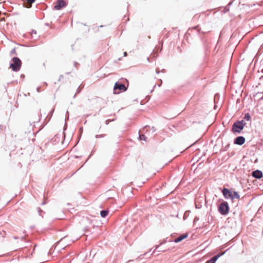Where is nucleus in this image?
<instances>
[{"instance_id": "f257e3e1", "label": "nucleus", "mask_w": 263, "mask_h": 263, "mask_svg": "<svg viewBox=\"0 0 263 263\" xmlns=\"http://www.w3.org/2000/svg\"><path fill=\"white\" fill-rule=\"evenodd\" d=\"M22 62L19 58L17 57L13 58L12 63L10 65V68L14 71H19L22 66Z\"/></svg>"}, {"instance_id": "f03ea898", "label": "nucleus", "mask_w": 263, "mask_h": 263, "mask_svg": "<svg viewBox=\"0 0 263 263\" xmlns=\"http://www.w3.org/2000/svg\"><path fill=\"white\" fill-rule=\"evenodd\" d=\"M219 211L222 215H226L229 212L228 204L226 202L221 203L219 207Z\"/></svg>"}, {"instance_id": "7ed1b4c3", "label": "nucleus", "mask_w": 263, "mask_h": 263, "mask_svg": "<svg viewBox=\"0 0 263 263\" xmlns=\"http://www.w3.org/2000/svg\"><path fill=\"white\" fill-rule=\"evenodd\" d=\"M243 128V125L242 122H239L237 123H235L233 125L232 130L233 132L240 133Z\"/></svg>"}, {"instance_id": "20e7f679", "label": "nucleus", "mask_w": 263, "mask_h": 263, "mask_svg": "<svg viewBox=\"0 0 263 263\" xmlns=\"http://www.w3.org/2000/svg\"><path fill=\"white\" fill-rule=\"evenodd\" d=\"M66 3L64 0H58L54 4V8L59 10L66 6Z\"/></svg>"}, {"instance_id": "39448f33", "label": "nucleus", "mask_w": 263, "mask_h": 263, "mask_svg": "<svg viewBox=\"0 0 263 263\" xmlns=\"http://www.w3.org/2000/svg\"><path fill=\"white\" fill-rule=\"evenodd\" d=\"M117 89H119L120 91H125L126 90V88L124 85L116 83L114 86V91L115 93H119V91L116 92V90Z\"/></svg>"}, {"instance_id": "423d86ee", "label": "nucleus", "mask_w": 263, "mask_h": 263, "mask_svg": "<svg viewBox=\"0 0 263 263\" xmlns=\"http://www.w3.org/2000/svg\"><path fill=\"white\" fill-rule=\"evenodd\" d=\"M222 192L225 198L228 199L232 198V192L228 189L224 188Z\"/></svg>"}, {"instance_id": "0eeeda50", "label": "nucleus", "mask_w": 263, "mask_h": 263, "mask_svg": "<svg viewBox=\"0 0 263 263\" xmlns=\"http://www.w3.org/2000/svg\"><path fill=\"white\" fill-rule=\"evenodd\" d=\"M224 252H222L221 253H219L217 255H215L213 257H212L211 259L208 260L206 263H215L216 261L218 259L219 257L221 256L224 254Z\"/></svg>"}, {"instance_id": "6e6552de", "label": "nucleus", "mask_w": 263, "mask_h": 263, "mask_svg": "<svg viewBox=\"0 0 263 263\" xmlns=\"http://www.w3.org/2000/svg\"><path fill=\"white\" fill-rule=\"evenodd\" d=\"M252 176L255 178L260 179L262 177V173L259 170H256L253 172Z\"/></svg>"}, {"instance_id": "1a4fd4ad", "label": "nucleus", "mask_w": 263, "mask_h": 263, "mask_svg": "<svg viewBox=\"0 0 263 263\" xmlns=\"http://www.w3.org/2000/svg\"><path fill=\"white\" fill-rule=\"evenodd\" d=\"M245 142V139L242 136L237 137L235 140V143L238 145H242Z\"/></svg>"}, {"instance_id": "9d476101", "label": "nucleus", "mask_w": 263, "mask_h": 263, "mask_svg": "<svg viewBox=\"0 0 263 263\" xmlns=\"http://www.w3.org/2000/svg\"><path fill=\"white\" fill-rule=\"evenodd\" d=\"M187 237H188V234L187 233L183 234L179 236L177 238H175L174 240V242L176 243L179 242L181 241L182 240H183V239L187 238Z\"/></svg>"}, {"instance_id": "9b49d317", "label": "nucleus", "mask_w": 263, "mask_h": 263, "mask_svg": "<svg viewBox=\"0 0 263 263\" xmlns=\"http://www.w3.org/2000/svg\"><path fill=\"white\" fill-rule=\"evenodd\" d=\"M35 0H26V2L24 3V5L27 8L31 7L32 4L35 2Z\"/></svg>"}, {"instance_id": "f8f14e48", "label": "nucleus", "mask_w": 263, "mask_h": 263, "mask_svg": "<svg viewBox=\"0 0 263 263\" xmlns=\"http://www.w3.org/2000/svg\"><path fill=\"white\" fill-rule=\"evenodd\" d=\"M232 198H231L232 200H233L235 198L239 199V197H240L238 193L236 192H234L233 193H232Z\"/></svg>"}, {"instance_id": "ddd939ff", "label": "nucleus", "mask_w": 263, "mask_h": 263, "mask_svg": "<svg viewBox=\"0 0 263 263\" xmlns=\"http://www.w3.org/2000/svg\"><path fill=\"white\" fill-rule=\"evenodd\" d=\"M108 212L106 210L102 211L100 213V215L102 217H105L108 215Z\"/></svg>"}, {"instance_id": "4468645a", "label": "nucleus", "mask_w": 263, "mask_h": 263, "mask_svg": "<svg viewBox=\"0 0 263 263\" xmlns=\"http://www.w3.org/2000/svg\"><path fill=\"white\" fill-rule=\"evenodd\" d=\"M139 139L141 140H144V141H146V137L145 135H139Z\"/></svg>"}, {"instance_id": "2eb2a0df", "label": "nucleus", "mask_w": 263, "mask_h": 263, "mask_svg": "<svg viewBox=\"0 0 263 263\" xmlns=\"http://www.w3.org/2000/svg\"><path fill=\"white\" fill-rule=\"evenodd\" d=\"M245 119L248 121L250 120V116L249 114H247L245 115Z\"/></svg>"}, {"instance_id": "dca6fc26", "label": "nucleus", "mask_w": 263, "mask_h": 263, "mask_svg": "<svg viewBox=\"0 0 263 263\" xmlns=\"http://www.w3.org/2000/svg\"><path fill=\"white\" fill-rule=\"evenodd\" d=\"M64 238L61 239V240L58 242V243H61V242H62V241L64 240Z\"/></svg>"}, {"instance_id": "f3484780", "label": "nucleus", "mask_w": 263, "mask_h": 263, "mask_svg": "<svg viewBox=\"0 0 263 263\" xmlns=\"http://www.w3.org/2000/svg\"><path fill=\"white\" fill-rule=\"evenodd\" d=\"M124 55H125V56H126V55H127V53H126V52H125L124 53Z\"/></svg>"}, {"instance_id": "a211bd4d", "label": "nucleus", "mask_w": 263, "mask_h": 263, "mask_svg": "<svg viewBox=\"0 0 263 263\" xmlns=\"http://www.w3.org/2000/svg\"><path fill=\"white\" fill-rule=\"evenodd\" d=\"M106 124H108V121H106Z\"/></svg>"}]
</instances>
